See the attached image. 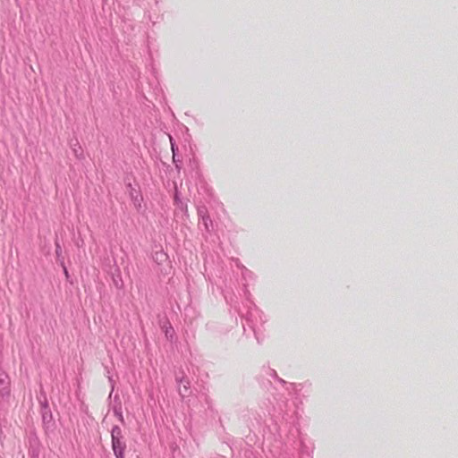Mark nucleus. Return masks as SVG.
Segmentation results:
<instances>
[{
	"mask_svg": "<svg viewBox=\"0 0 458 458\" xmlns=\"http://www.w3.org/2000/svg\"><path fill=\"white\" fill-rule=\"evenodd\" d=\"M175 161H176V163H174L175 164V167H176V169L180 170L181 169V165L178 163H181V161L176 157H175Z\"/></svg>",
	"mask_w": 458,
	"mask_h": 458,
	"instance_id": "obj_22",
	"label": "nucleus"
},
{
	"mask_svg": "<svg viewBox=\"0 0 458 458\" xmlns=\"http://www.w3.org/2000/svg\"><path fill=\"white\" fill-rule=\"evenodd\" d=\"M242 277L245 281L253 279V274L247 268H244L242 271Z\"/></svg>",
	"mask_w": 458,
	"mask_h": 458,
	"instance_id": "obj_18",
	"label": "nucleus"
},
{
	"mask_svg": "<svg viewBox=\"0 0 458 458\" xmlns=\"http://www.w3.org/2000/svg\"><path fill=\"white\" fill-rule=\"evenodd\" d=\"M175 381L178 385V393L179 394L184 398L190 393L191 382L190 380L184 377L183 372H182V376L176 374Z\"/></svg>",
	"mask_w": 458,
	"mask_h": 458,
	"instance_id": "obj_7",
	"label": "nucleus"
},
{
	"mask_svg": "<svg viewBox=\"0 0 458 458\" xmlns=\"http://www.w3.org/2000/svg\"><path fill=\"white\" fill-rule=\"evenodd\" d=\"M313 444H306L304 439L300 440V458H313Z\"/></svg>",
	"mask_w": 458,
	"mask_h": 458,
	"instance_id": "obj_9",
	"label": "nucleus"
},
{
	"mask_svg": "<svg viewBox=\"0 0 458 458\" xmlns=\"http://www.w3.org/2000/svg\"><path fill=\"white\" fill-rule=\"evenodd\" d=\"M114 285L116 286V288H122L123 285V283L122 281V279H119V280H114Z\"/></svg>",
	"mask_w": 458,
	"mask_h": 458,
	"instance_id": "obj_19",
	"label": "nucleus"
},
{
	"mask_svg": "<svg viewBox=\"0 0 458 458\" xmlns=\"http://www.w3.org/2000/svg\"><path fill=\"white\" fill-rule=\"evenodd\" d=\"M162 328L164 329V333H165V337L168 340L172 341L173 337H174V327L171 326V324L166 321L164 324V326H162Z\"/></svg>",
	"mask_w": 458,
	"mask_h": 458,
	"instance_id": "obj_11",
	"label": "nucleus"
},
{
	"mask_svg": "<svg viewBox=\"0 0 458 458\" xmlns=\"http://www.w3.org/2000/svg\"><path fill=\"white\" fill-rule=\"evenodd\" d=\"M11 396V379L8 374L0 369V398L8 401Z\"/></svg>",
	"mask_w": 458,
	"mask_h": 458,
	"instance_id": "obj_5",
	"label": "nucleus"
},
{
	"mask_svg": "<svg viewBox=\"0 0 458 458\" xmlns=\"http://www.w3.org/2000/svg\"><path fill=\"white\" fill-rule=\"evenodd\" d=\"M174 204L176 207V209L181 211L184 216H189L188 214V205L185 203L181 198L180 193L178 191L177 187H174Z\"/></svg>",
	"mask_w": 458,
	"mask_h": 458,
	"instance_id": "obj_8",
	"label": "nucleus"
},
{
	"mask_svg": "<svg viewBox=\"0 0 458 458\" xmlns=\"http://www.w3.org/2000/svg\"><path fill=\"white\" fill-rule=\"evenodd\" d=\"M126 188L128 190L129 196L138 211H140L142 208L141 202L143 201L142 194L139 189V186L136 188L131 182L126 184Z\"/></svg>",
	"mask_w": 458,
	"mask_h": 458,
	"instance_id": "obj_6",
	"label": "nucleus"
},
{
	"mask_svg": "<svg viewBox=\"0 0 458 458\" xmlns=\"http://www.w3.org/2000/svg\"><path fill=\"white\" fill-rule=\"evenodd\" d=\"M40 402V413L42 417V423L45 430L47 432L49 430H53L55 422L53 420V415L51 409L48 405V402L46 396H44L43 400H39Z\"/></svg>",
	"mask_w": 458,
	"mask_h": 458,
	"instance_id": "obj_4",
	"label": "nucleus"
},
{
	"mask_svg": "<svg viewBox=\"0 0 458 458\" xmlns=\"http://www.w3.org/2000/svg\"><path fill=\"white\" fill-rule=\"evenodd\" d=\"M243 292L245 301L242 302V305L240 307L238 306L237 302L231 303V305L236 310L238 314L245 320V323L242 325L244 335L246 336H249V328L250 333L256 337L258 344H259L260 338L259 336V334L263 325L265 324L266 319L264 318L263 312L251 301V295L249 290L247 289L246 284H244Z\"/></svg>",
	"mask_w": 458,
	"mask_h": 458,
	"instance_id": "obj_1",
	"label": "nucleus"
},
{
	"mask_svg": "<svg viewBox=\"0 0 458 458\" xmlns=\"http://www.w3.org/2000/svg\"><path fill=\"white\" fill-rule=\"evenodd\" d=\"M201 222V225L199 226L201 231H204L207 234H210L214 231V224L209 216H206L205 218H201L199 220Z\"/></svg>",
	"mask_w": 458,
	"mask_h": 458,
	"instance_id": "obj_10",
	"label": "nucleus"
},
{
	"mask_svg": "<svg viewBox=\"0 0 458 458\" xmlns=\"http://www.w3.org/2000/svg\"><path fill=\"white\" fill-rule=\"evenodd\" d=\"M197 215L199 220L209 216L208 210L205 205H199L197 207Z\"/></svg>",
	"mask_w": 458,
	"mask_h": 458,
	"instance_id": "obj_13",
	"label": "nucleus"
},
{
	"mask_svg": "<svg viewBox=\"0 0 458 458\" xmlns=\"http://www.w3.org/2000/svg\"><path fill=\"white\" fill-rule=\"evenodd\" d=\"M55 245L56 261L60 266H64V258L62 255V252H63L62 247L57 240L55 241Z\"/></svg>",
	"mask_w": 458,
	"mask_h": 458,
	"instance_id": "obj_12",
	"label": "nucleus"
},
{
	"mask_svg": "<svg viewBox=\"0 0 458 458\" xmlns=\"http://www.w3.org/2000/svg\"><path fill=\"white\" fill-rule=\"evenodd\" d=\"M204 399H205V402H206L208 407L211 408V400H210V398L207 394H204Z\"/></svg>",
	"mask_w": 458,
	"mask_h": 458,
	"instance_id": "obj_21",
	"label": "nucleus"
},
{
	"mask_svg": "<svg viewBox=\"0 0 458 458\" xmlns=\"http://www.w3.org/2000/svg\"><path fill=\"white\" fill-rule=\"evenodd\" d=\"M61 267H63V270H64L66 279H69L70 275H69V272H68V269H67L65 264L64 263V266H61Z\"/></svg>",
	"mask_w": 458,
	"mask_h": 458,
	"instance_id": "obj_20",
	"label": "nucleus"
},
{
	"mask_svg": "<svg viewBox=\"0 0 458 458\" xmlns=\"http://www.w3.org/2000/svg\"><path fill=\"white\" fill-rule=\"evenodd\" d=\"M111 446L115 458H125L127 447L122 428L115 425L111 429Z\"/></svg>",
	"mask_w": 458,
	"mask_h": 458,
	"instance_id": "obj_2",
	"label": "nucleus"
},
{
	"mask_svg": "<svg viewBox=\"0 0 458 458\" xmlns=\"http://www.w3.org/2000/svg\"><path fill=\"white\" fill-rule=\"evenodd\" d=\"M72 148V150L74 152V155L78 157V158H81L82 157V150H81V148L79 144V141L77 140H75V143L74 144H72L71 145Z\"/></svg>",
	"mask_w": 458,
	"mask_h": 458,
	"instance_id": "obj_15",
	"label": "nucleus"
},
{
	"mask_svg": "<svg viewBox=\"0 0 458 458\" xmlns=\"http://www.w3.org/2000/svg\"><path fill=\"white\" fill-rule=\"evenodd\" d=\"M282 386L284 387V391L276 394L274 395L275 403H271L273 410L278 412H282L285 410L289 397L297 390V386L293 383L286 382V385Z\"/></svg>",
	"mask_w": 458,
	"mask_h": 458,
	"instance_id": "obj_3",
	"label": "nucleus"
},
{
	"mask_svg": "<svg viewBox=\"0 0 458 458\" xmlns=\"http://www.w3.org/2000/svg\"><path fill=\"white\" fill-rule=\"evenodd\" d=\"M114 415L118 418V420L121 421V423H124V419H123V412H122V409L119 407V408H116L114 407Z\"/></svg>",
	"mask_w": 458,
	"mask_h": 458,
	"instance_id": "obj_16",
	"label": "nucleus"
},
{
	"mask_svg": "<svg viewBox=\"0 0 458 458\" xmlns=\"http://www.w3.org/2000/svg\"><path fill=\"white\" fill-rule=\"evenodd\" d=\"M267 374L274 378H276L278 383H280L282 386H284L286 385V381H284V379H282L281 377H279L276 374V371L273 369H267Z\"/></svg>",
	"mask_w": 458,
	"mask_h": 458,
	"instance_id": "obj_14",
	"label": "nucleus"
},
{
	"mask_svg": "<svg viewBox=\"0 0 458 458\" xmlns=\"http://www.w3.org/2000/svg\"><path fill=\"white\" fill-rule=\"evenodd\" d=\"M170 141H171V148H172V152H173V162L176 163L175 157H176V152L178 151V148L176 147L175 143L174 142V140L172 137H170Z\"/></svg>",
	"mask_w": 458,
	"mask_h": 458,
	"instance_id": "obj_17",
	"label": "nucleus"
}]
</instances>
